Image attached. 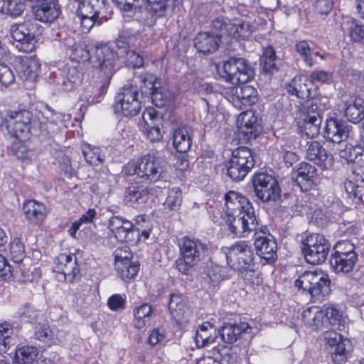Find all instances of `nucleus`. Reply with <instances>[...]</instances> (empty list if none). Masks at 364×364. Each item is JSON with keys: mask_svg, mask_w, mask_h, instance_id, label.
I'll return each instance as SVG.
<instances>
[{"mask_svg": "<svg viewBox=\"0 0 364 364\" xmlns=\"http://www.w3.org/2000/svg\"><path fill=\"white\" fill-rule=\"evenodd\" d=\"M120 57L116 50L107 44H96L92 48L90 64L97 69L102 77L100 95L104 94L109 85L111 78L119 68L117 63Z\"/></svg>", "mask_w": 364, "mask_h": 364, "instance_id": "1", "label": "nucleus"}, {"mask_svg": "<svg viewBox=\"0 0 364 364\" xmlns=\"http://www.w3.org/2000/svg\"><path fill=\"white\" fill-rule=\"evenodd\" d=\"M178 247L179 256L175 262L176 267L179 272L188 275L192 269L205 257L208 246L199 239L184 236Z\"/></svg>", "mask_w": 364, "mask_h": 364, "instance_id": "2", "label": "nucleus"}, {"mask_svg": "<svg viewBox=\"0 0 364 364\" xmlns=\"http://www.w3.org/2000/svg\"><path fill=\"white\" fill-rule=\"evenodd\" d=\"M73 8L82 33H88L95 25H100L108 20L106 0H73Z\"/></svg>", "mask_w": 364, "mask_h": 364, "instance_id": "3", "label": "nucleus"}, {"mask_svg": "<svg viewBox=\"0 0 364 364\" xmlns=\"http://www.w3.org/2000/svg\"><path fill=\"white\" fill-rule=\"evenodd\" d=\"M223 252L226 255L228 266L239 272L245 279H250L247 275L255 272V254L249 242L245 240L237 241L229 247H223Z\"/></svg>", "mask_w": 364, "mask_h": 364, "instance_id": "4", "label": "nucleus"}, {"mask_svg": "<svg viewBox=\"0 0 364 364\" xmlns=\"http://www.w3.org/2000/svg\"><path fill=\"white\" fill-rule=\"evenodd\" d=\"M4 119V128L21 141L28 139L33 131L36 132L38 129H41L33 114L26 109L9 111Z\"/></svg>", "mask_w": 364, "mask_h": 364, "instance_id": "5", "label": "nucleus"}, {"mask_svg": "<svg viewBox=\"0 0 364 364\" xmlns=\"http://www.w3.org/2000/svg\"><path fill=\"white\" fill-rule=\"evenodd\" d=\"M294 285L316 299H319L321 296L324 297L331 291V279L322 271L304 272L295 280Z\"/></svg>", "mask_w": 364, "mask_h": 364, "instance_id": "6", "label": "nucleus"}, {"mask_svg": "<svg viewBox=\"0 0 364 364\" xmlns=\"http://www.w3.org/2000/svg\"><path fill=\"white\" fill-rule=\"evenodd\" d=\"M133 173L149 182L164 180L166 166L154 152H149L139 159L132 166Z\"/></svg>", "mask_w": 364, "mask_h": 364, "instance_id": "7", "label": "nucleus"}, {"mask_svg": "<svg viewBox=\"0 0 364 364\" xmlns=\"http://www.w3.org/2000/svg\"><path fill=\"white\" fill-rule=\"evenodd\" d=\"M219 74L232 85L245 84L255 76V71L247 61L242 58H231L225 61Z\"/></svg>", "mask_w": 364, "mask_h": 364, "instance_id": "8", "label": "nucleus"}, {"mask_svg": "<svg viewBox=\"0 0 364 364\" xmlns=\"http://www.w3.org/2000/svg\"><path fill=\"white\" fill-rule=\"evenodd\" d=\"M210 29L214 35L219 36L220 41L230 38L245 39L251 34L249 23L239 19L230 20L223 16L212 20Z\"/></svg>", "mask_w": 364, "mask_h": 364, "instance_id": "9", "label": "nucleus"}, {"mask_svg": "<svg viewBox=\"0 0 364 364\" xmlns=\"http://www.w3.org/2000/svg\"><path fill=\"white\" fill-rule=\"evenodd\" d=\"M358 261L354 245L348 241L338 242L333 247L330 263L336 272L348 273L353 271Z\"/></svg>", "mask_w": 364, "mask_h": 364, "instance_id": "10", "label": "nucleus"}, {"mask_svg": "<svg viewBox=\"0 0 364 364\" xmlns=\"http://www.w3.org/2000/svg\"><path fill=\"white\" fill-rule=\"evenodd\" d=\"M255 196L263 203L277 202L282 191L276 178L266 172L255 173L252 178Z\"/></svg>", "mask_w": 364, "mask_h": 364, "instance_id": "11", "label": "nucleus"}, {"mask_svg": "<svg viewBox=\"0 0 364 364\" xmlns=\"http://www.w3.org/2000/svg\"><path fill=\"white\" fill-rule=\"evenodd\" d=\"M134 86H139L142 96L151 98L154 105L163 107L166 100V95L162 91L161 80L150 73L135 75L133 80Z\"/></svg>", "mask_w": 364, "mask_h": 364, "instance_id": "12", "label": "nucleus"}, {"mask_svg": "<svg viewBox=\"0 0 364 364\" xmlns=\"http://www.w3.org/2000/svg\"><path fill=\"white\" fill-rule=\"evenodd\" d=\"M331 245L323 235L312 234L302 242L301 249L306 261L311 264H319L325 262Z\"/></svg>", "mask_w": 364, "mask_h": 364, "instance_id": "13", "label": "nucleus"}, {"mask_svg": "<svg viewBox=\"0 0 364 364\" xmlns=\"http://www.w3.org/2000/svg\"><path fill=\"white\" fill-rule=\"evenodd\" d=\"M114 107L125 117L136 115L141 109L138 87L132 84L122 87L115 97Z\"/></svg>", "mask_w": 364, "mask_h": 364, "instance_id": "14", "label": "nucleus"}, {"mask_svg": "<svg viewBox=\"0 0 364 364\" xmlns=\"http://www.w3.org/2000/svg\"><path fill=\"white\" fill-rule=\"evenodd\" d=\"M107 225L118 241L135 245L139 242L140 227L134 228L132 221L119 215H114L109 219Z\"/></svg>", "mask_w": 364, "mask_h": 364, "instance_id": "15", "label": "nucleus"}, {"mask_svg": "<svg viewBox=\"0 0 364 364\" xmlns=\"http://www.w3.org/2000/svg\"><path fill=\"white\" fill-rule=\"evenodd\" d=\"M225 223L229 230L238 237L248 236L250 232L256 231L258 225L255 211L226 216Z\"/></svg>", "mask_w": 364, "mask_h": 364, "instance_id": "16", "label": "nucleus"}, {"mask_svg": "<svg viewBox=\"0 0 364 364\" xmlns=\"http://www.w3.org/2000/svg\"><path fill=\"white\" fill-rule=\"evenodd\" d=\"M36 31L37 25L30 21L13 26L11 35L12 38L18 43L16 48L25 53L31 52L36 42L34 38Z\"/></svg>", "mask_w": 364, "mask_h": 364, "instance_id": "17", "label": "nucleus"}, {"mask_svg": "<svg viewBox=\"0 0 364 364\" xmlns=\"http://www.w3.org/2000/svg\"><path fill=\"white\" fill-rule=\"evenodd\" d=\"M323 337L326 345L329 348L333 363L336 364L345 363L347 354L350 351V341L343 339L339 333L334 331H326Z\"/></svg>", "mask_w": 364, "mask_h": 364, "instance_id": "18", "label": "nucleus"}, {"mask_svg": "<svg viewBox=\"0 0 364 364\" xmlns=\"http://www.w3.org/2000/svg\"><path fill=\"white\" fill-rule=\"evenodd\" d=\"M254 246L263 265L273 264L277 259V244L273 236L268 235L256 237Z\"/></svg>", "mask_w": 364, "mask_h": 364, "instance_id": "19", "label": "nucleus"}, {"mask_svg": "<svg viewBox=\"0 0 364 364\" xmlns=\"http://www.w3.org/2000/svg\"><path fill=\"white\" fill-rule=\"evenodd\" d=\"M351 129L346 121L330 117L326 120L323 136L333 143H340L349 136Z\"/></svg>", "mask_w": 364, "mask_h": 364, "instance_id": "20", "label": "nucleus"}, {"mask_svg": "<svg viewBox=\"0 0 364 364\" xmlns=\"http://www.w3.org/2000/svg\"><path fill=\"white\" fill-rule=\"evenodd\" d=\"M344 187L349 198L355 204L364 203V171H353L346 178Z\"/></svg>", "mask_w": 364, "mask_h": 364, "instance_id": "21", "label": "nucleus"}, {"mask_svg": "<svg viewBox=\"0 0 364 364\" xmlns=\"http://www.w3.org/2000/svg\"><path fill=\"white\" fill-rule=\"evenodd\" d=\"M225 217L255 211L250 200L239 193L229 191L225 195Z\"/></svg>", "mask_w": 364, "mask_h": 364, "instance_id": "22", "label": "nucleus"}, {"mask_svg": "<svg viewBox=\"0 0 364 364\" xmlns=\"http://www.w3.org/2000/svg\"><path fill=\"white\" fill-rule=\"evenodd\" d=\"M32 13L36 20L43 23H50L59 16L60 7L55 0H41L32 6Z\"/></svg>", "mask_w": 364, "mask_h": 364, "instance_id": "23", "label": "nucleus"}, {"mask_svg": "<svg viewBox=\"0 0 364 364\" xmlns=\"http://www.w3.org/2000/svg\"><path fill=\"white\" fill-rule=\"evenodd\" d=\"M124 253L126 255L122 256L121 250L114 251L115 265L123 279H130L137 274L140 265L137 261H130L131 253L128 252V249H125Z\"/></svg>", "mask_w": 364, "mask_h": 364, "instance_id": "24", "label": "nucleus"}, {"mask_svg": "<svg viewBox=\"0 0 364 364\" xmlns=\"http://www.w3.org/2000/svg\"><path fill=\"white\" fill-rule=\"evenodd\" d=\"M342 109L349 122L358 124L364 119V100L358 96H351L343 102Z\"/></svg>", "mask_w": 364, "mask_h": 364, "instance_id": "25", "label": "nucleus"}, {"mask_svg": "<svg viewBox=\"0 0 364 364\" xmlns=\"http://www.w3.org/2000/svg\"><path fill=\"white\" fill-rule=\"evenodd\" d=\"M168 308L171 318L177 323L182 322L188 312L186 296L179 292L170 294Z\"/></svg>", "mask_w": 364, "mask_h": 364, "instance_id": "26", "label": "nucleus"}, {"mask_svg": "<svg viewBox=\"0 0 364 364\" xmlns=\"http://www.w3.org/2000/svg\"><path fill=\"white\" fill-rule=\"evenodd\" d=\"M41 65L36 58L20 57L17 58L16 68L19 77L28 81H35L38 75Z\"/></svg>", "mask_w": 364, "mask_h": 364, "instance_id": "27", "label": "nucleus"}, {"mask_svg": "<svg viewBox=\"0 0 364 364\" xmlns=\"http://www.w3.org/2000/svg\"><path fill=\"white\" fill-rule=\"evenodd\" d=\"M219 36L210 31L199 32L194 38V46L199 53L210 54L215 53L220 46Z\"/></svg>", "mask_w": 364, "mask_h": 364, "instance_id": "28", "label": "nucleus"}, {"mask_svg": "<svg viewBox=\"0 0 364 364\" xmlns=\"http://www.w3.org/2000/svg\"><path fill=\"white\" fill-rule=\"evenodd\" d=\"M250 331L251 327L246 322H240L239 324L226 323L218 331V336H220L224 343H233L242 333H250Z\"/></svg>", "mask_w": 364, "mask_h": 364, "instance_id": "29", "label": "nucleus"}, {"mask_svg": "<svg viewBox=\"0 0 364 364\" xmlns=\"http://www.w3.org/2000/svg\"><path fill=\"white\" fill-rule=\"evenodd\" d=\"M237 129L240 134L246 140L256 139L259 134V125L257 118L252 112H245L240 114L237 120Z\"/></svg>", "mask_w": 364, "mask_h": 364, "instance_id": "30", "label": "nucleus"}, {"mask_svg": "<svg viewBox=\"0 0 364 364\" xmlns=\"http://www.w3.org/2000/svg\"><path fill=\"white\" fill-rule=\"evenodd\" d=\"M312 87L309 77L296 76L285 85V89L289 94L299 98L310 99L314 96L311 91Z\"/></svg>", "mask_w": 364, "mask_h": 364, "instance_id": "31", "label": "nucleus"}, {"mask_svg": "<svg viewBox=\"0 0 364 364\" xmlns=\"http://www.w3.org/2000/svg\"><path fill=\"white\" fill-rule=\"evenodd\" d=\"M22 210L26 220L33 225L41 224L47 215L46 205L36 200L25 201Z\"/></svg>", "mask_w": 364, "mask_h": 364, "instance_id": "32", "label": "nucleus"}, {"mask_svg": "<svg viewBox=\"0 0 364 364\" xmlns=\"http://www.w3.org/2000/svg\"><path fill=\"white\" fill-rule=\"evenodd\" d=\"M193 129L191 126L181 125L173 134V144L177 151L186 153L193 144Z\"/></svg>", "mask_w": 364, "mask_h": 364, "instance_id": "33", "label": "nucleus"}, {"mask_svg": "<svg viewBox=\"0 0 364 364\" xmlns=\"http://www.w3.org/2000/svg\"><path fill=\"white\" fill-rule=\"evenodd\" d=\"M304 323L313 331L322 330L326 328L324 320L325 314L318 306H311L304 309L301 314Z\"/></svg>", "mask_w": 364, "mask_h": 364, "instance_id": "34", "label": "nucleus"}, {"mask_svg": "<svg viewBox=\"0 0 364 364\" xmlns=\"http://www.w3.org/2000/svg\"><path fill=\"white\" fill-rule=\"evenodd\" d=\"M149 190L139 181L128 183L124 193L125 200L130 203H143L149 198Z\"/></svg>", "mask_w": 364, "mask_h": 364, "instance_id": "35", "label": "nucleus"}, {"mask_svg": "<svg viewBox=\"0 0 364 364\" xmlns=\"http://www.w3.org/2000/svg\"><path fill=\"white\" fill-rule=\"evenodd\" d=\"M218 338V331L214 326L209 322L203 323L195 336V343L197 348H203L215 342Z\"/></svg>", "mask_w": 364, "mask_h": 364, "instance_id": "36", "label": "nucleus"}, {"mask_svg": "<svg viewBox=\"0 0 364 364\" xmlns=\"http://www.w3.org/2000/svg\"><path fill=\"white\" fill-rule=\"evenodd\" d=\"M343 30L351 41L364 44V24L358 20L347 18L343 23Z\"/></svg>", "mask_w": 364, "mask_h": 364, "instance_id": "37", "label": "nucleus"}, {"mask_svg": "<svg viewBox=\"0 0 364 364\" xmlns=\"http://www.w3.org/2000/svg\"><path fill=\"white\" fill-rule=\"evenodd\" d=\"M306 156L308 160L313 161L317 166L323 168H326L328 154L326 149L318 141H313L308 144Z\"/></svg>", "mask_w": 364, "mask_h": 364, "instance_id": "38", "label": "nucleus"}, {"mask_svg": "<svg viewBox=\"0 0 364 364\" xmlns=\"http://www.w3.org/2000/svg\"><path fill=\"white\" fill-rule=\"evenodd\" d=\"M279 59L276 56L274 48L267 47L259 58V65L263 73L272 75L278 71Z\"/></svg>", "mask_w": 364, "mask_h": 364, "instance_id": "39", "label": "nucleus"}, {"mask_svg": "<svg viewBox=\"0 0 364 364\" xmlns=\"http://www.w3.org/2000/svg\"><path fill=\"white\" fill-rule=\"evenodd\" d=\"M321 123V117L304 116L302 121L299 122V128L307 137L314 138L319 134Z\"/></svg>", "mask_w": 364, "mask_h": 364, "instance_id": "40", "label": "nucleus"}, {"mask_svg": "<svg viewBox=\"0 0 364 364\" xmlns=\"http://www.w3.org/2000/svg\"><path fill=\"white\" fill-rule=\"evenodd\" d=\"M37 355L38 350L36 347H20L16 350L12 364H31L36 359Z\"/></svg>", "mask_w": 364, "mask_h": 364, "instance_id": "41", "label": "nucleus"}, {"mask_svg": "<svg viewBox=\"0 0 364 364\" xmlns=\"http://www.w3.org/2000/svg\"><path fill=\"white\" fill-rule=\"evenodd\" d=\"M154 113L151 111L144 112L143 119L145 122V134L146 137L151 141H159L162 138L161 130L156 124Z\"/></svg>", "mask_w": 364, "mask_h": 364, "instance_id": "42", "label": "nucleus"}, {"mask_svg": "<svg viewBox=\"0 0 364 364\" xmlns=\"http://www.w3.org/2000/svg\"><path fill=\"white\" fill-rule=\"evenodd\" d=\"M153 313V308L151 304L144 303L134 309V326L136 328H143Z\"/></svg>", "mask_w": 364, "mask_h": 364, "instance_id": "43", "label": "nucleus"}, {"mask_svg": "<svg viewBox=\"0 0 364 364\" xmlns=\"http://www.w3.org/2000/svg\"><path fill=\"white\" fill-rule=\"evenodd\" d=\"M82 151L86 162L91 166H99L105 161V154L97 146L84 144Z\"/></svg>", "mask_w": 364, "mask_h": 364, "instance_id": "44", "label": "nucleus"}, {"mask_svg": "<svg viewBox=\"0 0 364 364\" xmlns=\"http://www.w3.org/2000/svg\"><path fill=\"white\" fill-rule=\"evenodd\" d=\"M147 10L154 18L166 16L168 11L171 9L173 0H146Z\"/></svg>", "mask_w": 364, "mask_h": 364, "instance_id": "45", "label": "nucleus"}, {"mask_svg": "<svg viewBox=\"0 0 364 364\" xmlns=\"http://www.w3.org/2000/svg\"><path fill=\"white\" fill-rule=\"evenodd\" d=\"M230 159L250 170L255 165L252 153L250 149L246 146H240L233 150Z\"/></svg>", "mask_w": 364, "mask_h": 364, "instance_id": "46", "label": "nucleus"}, {"mask_svg": "<svg viewBox=\"0 0 364 364\" xmlns=\"http://www.w3.org/2000/svg\"><path fill=\"white\" fill-rule=\"evenodd\" d=\"M316 175V168L309 163L303 162L300 164L297 168L295 181L298 186L302 188L301 183H305L310 185Z\"/></svg>", "mask_w": 364, "mask_h": 364, "instance_id": "47", "label": "nucleus"}, {"mask_svg": "<svg viewBox=\"0 0 364 364\" xmlns=\"http://www.w3.org/2000/svg\"><path fill=\"white\" fill-rule=\"evenodd\" d=\"M61 82L58 81L62 90L65 92L71 91L81 82V73H80L75 68H70L68 73L63 75L60 79Z\"/></svg>", "mask_w": 364, "mask_h": 364, "instance_id": "48", "label": "nucleus"}, {"mask_svg": "<svg viewBox=\"0 0 364 364\" xmlns=\"http://www.w3.org/2000/svg\"><path fill=\"white\" fill-rule=\"evenodd\" d=\"M40 312L30 304H25L18 309L15 313V317L21 322L33 323L37 321Z\"/></svg>", "mask_w": 364, "mask_h": 364, "instance_id": "49", "label": "nucleus"}, {"mask_svg": "<svg viewBox=\"0 0 364 364\" xmlns=\"http://www.w3.org/2000/svg\"><path fill=\"white\" fill-rule=\"evenodd\" d=\"M25 9V6L18 0H0V13L11 16H18Z\"/></svg>", "mask_w": 364, "mask_h": 364, "instance_id": "50", "label": "nucleus"}, {"mask_svg": "<svg viewBox=\"0 0 364 364\" xmlns=\"http://www.w3.org/2000/svg\"><path fill=\"white\" fill-rule=\"evenodd\" d=\"M225 166L227 175L235 181L242 180L250 171V169L245 168V166H243L231 159L228 161Z\"/></svg>", "mask_w": 364, "mask_h": 364, "instance_id": "51", "label": "nucleus"}, {"mask_svg": "<svg viewBox=\"0 0 364 364\" xmlns=\"http://www.w3.org/2000/svg\"><path fill=\"white\" fill-rule=\"evenodd\" d=\"M134 38V36L127 31H122L118 38L115 40V46L117 49L116 51L119 54V56H124V53L130 50V44Z\"/></svg>", "mask_w": 364, "mask_h": 364, "instance_id": "52", "label": "nucleus"}, {"mask_svg": "<svg viewBox=\"0 0 364 364\" xmlns=\"http://www.w3.org/2000/svg\"><path fill=\"white\" fill-rule=\"evenodd\" d=\"M70 58L73 61L85 62L91 61L92 50L87 49L83 43L78 44L70 52Z\"/></svg>", "mask_w": 364, "mask_h": 364, "instance_id": "53", "label": "nucleus"}, {"mask_svg": "<svg viewBox=\"0 0 364 364\" xmlns=\"http://www.w3.org/2000/svg\"><path fill=\"white\" fill-rule=\"evenodd\" d=\"M182 191L179 188L175 187L171 189L165 201V205L170 210H178L182 203Z\"/></svg>", "mask_w": 364, "mask_h": 364, "instance_id": "54", "label": "nucleus"}, {"mask_svg": "<svg viewBox=\"0 0 364 364\" xmlns=\"http://www.w3.org/2000/svg\"><path fill=\"white\" fill-rule=\"evenodd\" d=\"M347 153L349 154L348 161H352L360 166H364V152L360 147L346 146L345 150L341 151V156L347 157Z\"/></svg>", "mask_w": 364, "mask_h": 364, "instance_id": "55", "label": "nucleus"}, {"mask_svg": "<svg viewBox=\"0 0 364 364\" xmlns=\"http://www.w3.org/2000/svg\"><path fill=\"white\" fill-rule=\"evenodd\" d=\"M323 309V313L325 314L324 320L326 324V328L328 325H337L340 324L343 318L342 313L336 309L333 306L324 307Z\"/></svg>", "mask_w": 364, "mask_h": 364, "instance_id": "56", "label": "nucleus"}, {"mask_svg": "<svg viewBox=\"0 0 364 364\" xmlns=\"http://www.w3.org/2000/svg\"><path fill=\"white\" fill-rule=\"evenodd\" d=\"M13 333L11 324L6 321H0V350L6 352L9 346V338Z\"/></svg>", "mask_w": 364, "mask_h": 364, "instance_id": "57", "label": "nucleus"}, {"mask_svg": "<svg viewBox=\"0 0 364 364\" xmlns=\"http://www.w3.org/2000/svg\"><path fill=\"white\" fill-rule=\"evenodd\" d=\"M295 48L296 51L301 56L304 63L309 68H312L315 64L316 61L313 60L309 55L311 47L307 41H298Z\"/></svg>", "mask_w": 364, "mask_h": 364, "instance_id": "58", "label": "nucleus"}, {"mask_svg": "<svg viewBox=\"0 0 364 364\" xmlns=\"http://www.w3.org/2000/svg\"><path fill=\"white\" fill-rule=\"evenodd\" d=\"M236 94L243 104H254L257 100V91L252 86L241 87L240 91L236 90Z\"/></svg>", "mask_w": 364, "mask_h": 364, "instance_id": "59", "label": "nucleus"}, {"mask_svg": "<svg viewBox=\"0 0 364 364\" xmlns=\"http://www.w3.org/2000/svg\"><path fill=\"white\" fill-rule=\"evenodd\" d=\"M120 58L125 59L126 65L128 67L139 68L144 65L143 57L134 50H130L124 53V56H121Z\"/></svg>", "mask_w": 364, "mask_h": 364, "instance_id": "60", "label": "nucleus"}, {"mask_svg": "<svg viewBox=\"0 0 364 364\" xmlns=\"http://www.w3.org/2000/svg\"><path fill=\"white\" fill-rule=\"evenodd\" d=\"M58 272L63 273L65 277L72 282L80 273L76 257H74V262L64 264Z\"/></svg>", "mask_w": 364, "mask_h": 364, "instance_id": "61", "label": "nucleus"}, {"mask_svg": "<svg viewBox=\"0 0 364 364\" xmlns=\"http://www.w3.org/2000/svg\"><path fill=\"white\" fill-rule=\"evenodd\" d=\"M34 335L42 341H47L53 337L52 331L47 322L38 323L34 328Z\"/></svg>", "mask_w": 364, "mask_h": 364, "instance_id": "62", "label": "nucleus"}, {"mask_svg": "<svg viewBox=\"0 0 364 364\" xmlns=\"http://www.w3.org/2000/svg\"><path fill=\"white\" fill-rule=\"evenodd\" d=\"M308 77L312 85L316 82L328 84L332 80V73L328 71L316 70L312 71Z\"/></svg>", "mask_w": 364, "mask_h": 364, "instance_id": "63", "label": "nucleus"}, {"mask_svg": "<svg viewBox=\"0 0 364 364\" xmlns=\"http://www.w3.org/2000/svg\"><path fill=\"white\" fill-rule=\"evenodd\" d=\"M333 0H316L314 4L315 12L321 16H326L333 7Z\"/></svg>", "mask_w": 364, "mask_h": 364, "instance_id": "64", "label": "nucleus"}]
</instances>
